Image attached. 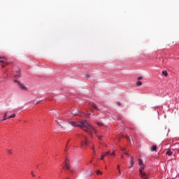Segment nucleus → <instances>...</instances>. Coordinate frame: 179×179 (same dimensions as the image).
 <instances>
[{
	"label": "nucleus",
	"mask_w": 179,
	"mask_h": 179,
	"mask_svg": "<svg viewBox=\"0 0 179 179\" xmlns=\"http://www.w3.org/2000/svg\"><path fill=\"white\" fill-rule=\"evenodd\" d=\"M5 61H6V58H5L3 57H0V63L1 64H3L5 62Z\"/></svg>",
	"instance_id": "obj_9"
},
{
	"label": "nucleus",
	"mask_w": 179,
	"mask_h": 179,
	"mask_svg": "<svg viewBox=\"0 0 179 179\" xmlns=\"http://www.w3.org/2000/svg\"><path fill=\"white\" fill-rule=\"evenodd\" d=\"M115 155V152H113V153H111V155L112 156H114Z\"/></svg>",
	"instance_id": "obj_32"
},
{
	"label": "nucleus",
	"mask_w": 179,
	"mask_h": 179,
	"mask_svg": "<svg viewBox=\"0 0 179 179\" xmlns=\"http://www.w3.org/2000/svg\"><path fill=\"white\" fill-rule=\"evenodd\" d=\"M134 164H135V159L134 158L133 156H131V159H130V166H129V169H131V167H134Z\"/></svg>",
	"instance_id": "obj_7"
},
{
	"label": "nucleus",
	"mask_w": 179,
	"mask_h": 179,
	"mask_svg": "<svg viewBox=\"0 0 179 179\" xmlns=\"http://www.w3.org/2000/svg\"><path fill=\"white\" fill-rule=\"evenodd\" d=\"M31 174L32 177H36V175H34V173H33V171L31 172Z\"/></svg>",
	"instance_id": "obj_29"
},
{
	"label": "nucleus",
	"mask_w": 179,
	"mask_h": 179,
	"mask_svg": "<svg viewBox=\"0 0 179 179\" xmlns=\"http://www.w3.org/2000/svg\"><path fill=\"white\" fill-rule=\"evenodd\" d=\"M117 106H121V102H117Z\"/></svg>",
	"instance_id": "obj_30"
},
{
	"label": "nucleus",
	"mask_w": 179,
	"mask_h": 179,
	"mask_svg": "<svg viewBox=\"0 0 179 179\" xmlns=\"http://www.w3.org/2000/svg\"><path fill=\"white\" fill-rule=\"evenodd\" d=\"M71 173H73V171H71Z\"/></svg>",
	"instance_id": "obj_41"
},
{
	"label": "nucleus",
	"mask_w": 179,
	"mask_h": 179,
	"mask_svg": "<svg viewBox=\"0 0 179 179\" xmlns=\"http://www.w3.org/2000/svg\"><path fill=\"white\" fill-rule=\"evenodd\" d=\"M130 145H132V142L130 141Z\"/></svg>",
	"instance_id": "obj_38"
},
{
	"label": "nucleus",
	"mask_w": 179,
	"mask_h": 179,
	"mask_svg": "<svg viewBox=\"0 0 179 179\" xmlns=\"http://www.w3.org/2000/svg\"><path fill=\"white\" fill-rule=\"evenodd\" d=\"M121 157H122V159H124V155H122Z\"/></svg>",
	"instance_id": "obj_36"
},
{
	"label": "nucleus",
	"mask_w": 179,
	"mask_h": 179,
	"mask_svg": "<svg viewBox=\"0 0 179 179\" xmlns=\"http://www.w3.org/2000/svg\"><path fill=\"white\" fill-rule=\"evenodd\" d=\"M162 75H164V76H169V73H167V71H162Z\"/></svg>",
	"instance_id": "obj_11"
},
{
	"label": "nucleus",
	"mask_w": 179,
	"mask_h": 179,
	"mask_svg": "<svg viewBox=\"0 0 179 179\" xmlns=\"http://www.w3.org/2000/svg\"><path fill=\"white\" fill-rule=\"evenodd\" d=\"M15 117H16V114L14 113V114H13V115H11L7 117V118H8V120H10V118H15Z\"/></svg>",
	"instance_id": "obj_12"
},
{
	"label": "nucleus",
	"mask_w": 179,
	"mask_h": 179,
	"mask_svg": "<svg viewBox=\"0 0 179 179\" xmlns=\"http://www.w3.org/2000/svg\"><path fill=\"white\" fill-rule=\"evenodd\" d=\"M7 115H8V113H6L4 116H3V119L2 120V121H5L6 120H8V117H6Z\"/></svg>",
	"instance_id": "obj_13"
},
{
	"label": "nucleus",
	"mask_w": 179,
	"mask_h": 179,
	"mask_svg": "<svg viewBox=\"0 0 179 179\" xmlns=\"http://www.w3.org/2000/svg\"><path fill=\"white\" fill-rule=\"evenodd\" d=\"M124 155H126L127 156H128V152H124Z\"/></svg>",
	"instance_id": "obj_33"
},
{
	"label": "nucleus",
	"mask_w": 179,
	"mask_h": 179,
	"mask_svg": "<svg viewBox=\"0 0 179 179\" xmlns=\"http://www.w3.org/2000/svg\"><path fill=\"white\" fill-rule=\"evenodd\" d=\"M2 68H5V66H4V65H3V66H2Z\"/></svg>",
	"instance_id": "obj_37"
},
{
	"label": "nucleus",
	"mask_w": 179,
	"mask_h": 179,
	"mask_svg": "<svg viewBox=\"0 0 179 179\" xmlns=\"http://www.w3.org/2000/svg\"><path fill=\"white\" fill-rule=\"evenodd\" d=\"M108 155H110V151H108V152H105L103 154V156H105V157H106V156H108Z\"/></svg>",
	"instance_id": "obj_19"
},
{
	"label": "nucleus",
	"mask_w": 179,
	"mask_h": 179,
	"mask_svg": "<svg viewBox=\"0 0 179 179\" xmlns=\"http://www.w3.org/2000/svg\"><path fill=\"white\" fill-rule=\"evenodd\" d=\"M92 106L94 108H95V110H99V108L97 107V105H96L95 103H92Z\"/></svg>",
	"instance_id": "obj_15"
},
{
	"label": "nucleus",
	"mask_w": 179,
	"mask_h": 179,
	"mask_svg": "<svg viewBox=\"0 0 179 179\" xmlns=\"http://www.w3.org/2000/svg\"><path fill=\"white\" fill-rule=\"evenodd\" d=\"M67 179H71V178H67Z\"/></svg>",
	"instance_id": "obj_44"
},
{
	"label": "nucleus",
	"mask_w": 179,
	"mask_h": 179,
	"mask_svg": "<svg viewBox=\"0 0 179 179\" xmlns=\"http://www.w3.org/2000/svg\"><path fill=\"white\" fill-rule=\"evenodd\" d=\"M142 79H143V78L142 76H140L138 78V80H142Z\"/></svg>",
	"instance_id": "obj_26"
},
{
	"label": "nucleus",
	"mask_w": 179,
	"mask_h": 179,
	"mask_svg": "<svg viewBox=\"0 0 179 179\" xmlns=\"http://www.w3.org/2000/svg\"><path fill=\"white\" fill-rule=\"evenodd\" d=\"M65 168L66 169V170L71 169V163L69 162V159L68 158L65 159Z\"/></svg>",
	"instance_id": "obj_5"
},
{
	"label": "nucleus",
	"mask_w": 179,
	"mask_h": 179,
	"mask_svg": "<svg viewBox=\"0 0 179 179\" xmlns=\"http://www.w3.org/2000/svg\"><path fill=\"white\" fill-rule=\"evenodd\" d=\"M14 83H17V86L22 90H24L25 92H27L28 90L27 87L24 85H23L22 83H20V81H17V80H15Z\"/></svg>",
	"instance_id": "obj_4"
},
{
	"label": "nucleus",
	"mask_w": 179,
	"mask_h": 179,
	"mask_svg": "<svg viewBox=\"0 0 179 179\" xmlns=\"http://www.w3.org/2000/svg\"><path fill=\"white\" fill-rule=\"evenodd\" d=\"M117 169L118 170V173H119L120 176H121V169H120V165H117Z\"/></svg>",
	"instance_id": "obj_17"
},
{
	"label": "nucleus",
	"mask_w": 179,
	"mask_h": 179,
	"mask_svg": "<svg viewBox=\"0 0 179 179\" xmlns=\"http://www.w3.org/2000/svg\"><path fill=\"white\" fill-rule=\"evenodd\" d=\"M65 152H66V149L65 150Z\"/></svg>",
	"instance_id": "obj_43"
},
{
	"label": "nucleus",
	"mask_w": 179,
	"mask_h": 179,
	"mask_svg": "<svg viewBox=\"0 0 179 179\" xmlns=\"http://www.w3.org/2000/svg\"><path fill=\"white\" fill-rule=\"evenodd\" d=\"M85 117H90V113H87L86 115H85Z\"/></svg>",
	"instance_id": "obj_22"
},
{
	"label": "nucleus",
	"mask_w": 179,
	"mask_h": 179,
	"mask_svg": "<svg viewBox=\"0 0 179 179\" xmlns=\"http://www.w3.org/2000/svg\"><path fill=\"white\" fill-rule=\"evenodd\" d=\"M95 124H96V125H98V127H103V125H104L103 123H100L99 122H95Z\"/></svg>",
	"instance_id": "obj_16"
},
{
	"label": "nucleus",
	"mask_w": 179,
	"mask_h": 179,
	"mask_svg": "<svg viewBox=\"0 0 179 179\" xmlns=\"http://www.w3.org/2000/svg\"><path fill=\"white\" fill-rule=\"evenodd\" d=\"M71 114H73V115H79V110H76V112H72Z\"/></svg>",
	"instance_id": "obj_14"
},
{
	"label": "nucleus",
	"mask_w": 179,
	"mask_h": 179,
	"mask_svg": "<svg viewBox=\"0 0 179 179\" xmlns=\"http://www.w3.org/2000/svg\"><path fill=\"white\" fill-rule=\"evenodd\" d=\"M85 78H87V79L89 78H90V75L86 74V75H85Z\"/></svg>",
	"instance_id": "obj_28"
},
{
	"label": "nucleus",
	"mask_w": 179,
	"mask_h": 179,
	"mask_svg": "<svg viewBox=\"0 0 179 179\" xmlns=\"http://www.w3.org/2000/svg\"><path fill=\"white\" fill-rule=\"evenodd\" d=\"M91 113H93V110H91Z\"/></svg>",
	"instance_id": "obj_39"
},
{
	"label": "nucleus",
	"mask_w": 179,
	"mask_h": 179,
	"mask_svg": "<svg viewBox=\"0 0 179 179\" xmlns=\"http://www.w3.org/2000/svg\"><path fill=\"white\" fill-rule=\"evenodd\" d=\"M92 149L94 150V147H93Z\"/></svg>",
	"instance_id": "obj_40"
},
{
	"label": "nucleus",
	"mask_w": 179,
	"mask_h": 179,
	"mask_svg": "<svg viewBox=\"0 0 179 179\" xmlns=\"http://www.w3.org/2000/svg\"><path fill=\"white\" fill-rule=\"evenodd\" d=\"M55 122H57V124H58V125H59L61 128H64V123L66 122V121L59 120H55Z\"/></svg>",
	"instance_id": "obj_6"
},
{
	"label": "nucleus",
	"mask_w": 179,
	"mask_h": 179,
	"mask_svg": "<svg viewBox=\"0 0 179 179\" xmlns=\"http://www.w3.org/2000/svg\"><path fill=\"white\" fill-rule=\"evenodd\" d=\"M105 155L104 154H102L101 156V160H104V158H105Z\"/></svg>",
	"instance_id": "obj_21"
},
{
	"label": "nucleus",
	"mask_w": 179,
	"mask_h": 179,
	"mask_svg": "<svg viewBox=\"0 0 179 179\" xmlns=\"http://www.w3.org/2000/svg\"><path fill=\"white\" fill-rule=\"evenodd\" d=\"M138 164L140 166L139 172H140V176L141 178L148 179V174H146V173L143 171L145 170V165H143V161L141 159H138Z\"/></svg>",
	"instance_id": "obj_2"
},
{
	"label": "nucleus",
	"mask_w": 179,
	"mask_h": 179,
	"mask_svg": "<svg viewBox=\"0 0 179 179\" xmlns=\"http://www.w3.org/2000/svg\"><path fill=\"white\" fill-rule=\"evenodd\" d=\"M15 78L16 79H19V78H20V75H19V74H15Z\"/></svg>",
	"instance_id": "obj_20"
},
{
	"label": "nucleus",
	"mask_w": 179,
	"mask_h": 179,
	"mask_svg": "<svg viewBox=\"0 0 179 179\" xmlns=\"http://www.w3.org/2000/svg\"><path fill=\"white\" fill-rule=\"evenodd\" d=\"M131 142H132V143L134 145V139L132 138H131Z\"/></svg>",
	"instance_id": "obj_34"
},
{
	"label": "nucleus",
	"mask_w": 179,
	"mask_h": 179,
	"mask_svg": "<svg viewBox=\"0 0 179 179\" xmlns=\"http://www.w3.org/2000/svg\"><path fill=\"white\" fill-rule=\"evenodd\" d=\"M90 176H92V173L90 175Z\"/></svg>",
	"instance_id": "obj_42"
},
{
	"label": "nucleus",
	"mask_w": 179,
	"mask_h": 179,
	"mask_svg": "<svg viewBox=\"0 0 179 179\" xmlns=\"http://www.w3.org/2000/svg\"><path fill=\"white\" fill-rule=\"evenodd\" d=\"M98 138L99 139V141H101V139H103V136H98Z\"/></svg>",
	"instance_id": "obj_25"
},
{
	"label": "nucleus",
	"mask_w": 179,
	"mask_h": 179,
	"mask_svg": "<svg viewBox=\"0 0 179 179\" xmlns=\"http://www.w3.org/2000/svg\"><path fill=\"white\" fill-rule=\"evenodd\" d=\"M166 155L167 156H173V151H171V150H168L166 151Z\"/></svg>",
	"instance_id": "obj_8"
},
{
	"label": "nucleus",
	"mask_w": 179,
	"mask_h": 179,
	"mask_svg": "<svg viewBox=\"0 0 179 179\" xmlns=\"http://www.w3.org/2000/svg\"><path fill=\"white\" fill-rule=\"evenodd\" d=\"M121 150L122 152H125V148H122Z\"/></svg>",
	"instance_id": "obj_31"
},
{
	"label": "nucleus",
	"mask_w": 179,
	"mask_h": 179,
	"mask_svg": "<svg viewBox=\"0 0 179 179\" xmlns=\"http://www.w3.org/2000/svg\"><path fill=\"white\" fill-rule=\"evenodd\" d=\"M136 85H137V86H142V82L138 81V82L136 83Z\"/></svg>",
	"instance_id": "obj_18"
},
{
	"label": "nucleus",
	"mask_w": 179,
	"mask_h": 179,
	"mask_svg": "<svg viewBox=\"0 0 179 179\" xmlns=\"http://www.w3.org/2000/svg\"><path fill=\"white\" fill-rule=\"evenodd\" d=\"M96 174H103V173L101 171H100L99 170L96 171Z\"/></svg>",
	"instance_id": "obj_24"
},
{
	"label": "nucleus",
	"mask_w": 179,
	"mask_h": 179,
	"mask_svg": "<svg viewBox=\"0 0 179 179\" xmlns=\"http://www.w3.org/2000/svg\"><path fill=\"white\" fill-rule=\"evenodd\" d=\"M80 139H81V147L86 148L87 146V136L83 135Z\"/></svg>",
	"instance_id": "obj_3"
},
{
	"label": "nucleus",
	"mask_w": 179,
	"mask_h": 179,
	"mask_svg": "<svg viewBox=\"0 0 179 179\" xmlns=\"http://www.w3.org/2000/svg\"><path fill=\"white\" fill-rule=\"evenodd\" d=\"M68 148V143L66 145V148Z\"/></svg>",
	"instance_id": "obj_35"
},
{
	"label": "nucleus",
	"mask_w": 179,
	"mask_h": 179,
	"mask_svg": "<svg viewBox=\"0 0 179 179\" xmlns=\"http://www.w3.org/2000/svg\"><path fill=\"white\" fill-rule=\"evenodd\" d=\"M126 139H127V141H131V138L128 136H126Z\"/></svg>",
	"instance_id": "obj_27"
},
{
	"label": "nucleus",
	"mask_w": 179,
	"mask_h": 179,
	"mask_svg": "<svg viewBox=\"0 0 179 179\" xmlns=\"http://www.w3.org/2000/svg\"><path fill=\"white\" fill-rule=\"evenodd\" d=\"M157 150V146L153 145L152 148H151V152H156Z\"/></svg>",
	"instance_id": "obj_10"
},
{
	"label": "nucleus",
	"mask_w": 179,
	"mask_h": 179,
	"mask_svg": "<svg viewBox=\"0 0 179 179\" xmlns=\"http://www.w3.org/2000/svg\"><path fill=\"white\" fill-rule=\"evenodd\" d=\"M7 152L9 155H12V150H8Z\"/></svg>",
	"instance_id": "obj_23"
},
{
	"label": "nucleus",
	"mask_w": 179,
	"mask_h": 179,
	"mask_svg": "<svg viewBox=\"0 0 179 179\" xmlns=\"http://www.w3.org/2000/svg\"><path fill=\"white\" fill-rule=\"evenodd\" d=\"M69 124L72 127H80L82 129H83V131H85V132H87L88 134H90V135H92L93 132H94V134H97L96 128L90 125L87 120L77 122L69 121Z\"/></svg>",
	"instance_id": "obj_1"
}]
</instances>
